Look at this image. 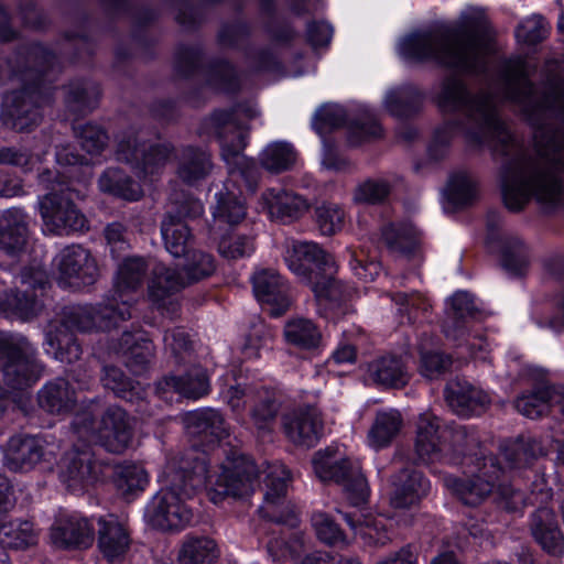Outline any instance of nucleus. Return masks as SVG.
I'll return each mask as SVG.
<instances>
[{"label":"nucleus","instance_id":"f257e3e1","mask_svg":"<svg viewBox=\"0 0 564 564\" xmlns=\"http://www.w3.org/2000/svg\"><path fill=\"white\" fill-rule=\"evenodd\" d=\"M182 463L183 458L167 460L159 475L161 489L145 509L147 521L160 530H182L189 524L193 512L186 501L202 480L215 505L221 503L226 497H248L257 484L258 469L253 460L236 452L208 475L204 462L195 459L191 473Z\"/></svg>","mask_w":564,"mask_h":564},{"label":"nucleus","instance_id":"f03ea898","mask_svg":"<svg viewBox=\"0 0 564 564\" xmlns=\"http://www.w3.org/2000/svg\"><path fill=\"white\" fill-rule=\"evenodd\" d=\"M491 50L488 20L479 8H467L453 29L409 34L398 44L399 55L406 61H433L466 72L478 70Z\"/></svg>","mask_w":564,"mask_h":564},{"label":"nucleus","instance_id":"7ed1b4c3","mask_svg":"<svg viewBox=\"0 0 564 564\" xmlns=\"http://www.w3.org/2000/svg\"><path fill=\"white\" fill-rule=\"evenodd\" d=\"M144 274V262L141 258H127L120 264L111 297L96 310L93 306L67 308L59 327L46 334L44 350L54 359L72 364L80 356V347L75 341L70 328L88 332L95 327L110 329L119 321L131 317V308L135 302V291Z\"/></svg>","mask_w":564,"mask_h":564},{"label":"nucleus","instance_id":"20e7f679","mask_svg":"<svg viewBox=\"0 0 564 564\" xmlns=\"http://www.w3.org/2000/svg\"><path fill=\"white\" fill-rule=\"evenodd\" d=\"M437 104L443 111H457L464 117V122L447 124L453 137L462 135L471 145L486 144L505 154L509 153V148H514L510 131L497 117L491 97L469 98L460 79L451 77L443 83Z\"/></svg>","mask_w":564,"mask_h":564},{"label":"nucleus","instance_id":"39448f33","mask_svg":"<svg viewBox=\"0 0 564 564\" xmlns=\"http://www.w3.org/2000/svg\"><path fill=\"white\" fill-rule=\"evenodd\" d=\"M536 158L520 159L502 182V196L511 210L521 209L531 197L542 204L560 199L564 171V143L551 139L536 143Z\"/></svg>","mask_w":564,"mask_h":564},{"label":"nucleus","instance_id":"423d86ee","mask_svg":"<svg viewBox=\"0 0 564 564\" xmlns=\"http://www.w3.org/2000/svg\"><path fill=\"white\" fill-rule=\"evenodd\" d=\"M283 259L290 271L312 288L321 305L344 297L343 285L333 278L335 261L318 243L286 240Z\"/></svg>","mask_w":564,"mask_h":564},{"label":"nucleus","instance_id":"0eeeda50","mask_svg":"<svg viewBox=\"0 0 564 564\" xmlns=\"http://www.w3.org/2000/svg\"><path fill=\"white\" fill-rule=\"evenodd\" d=\"M498 463L499 458L496 457L465 456L460 464L468 468L471 476L467 479L446 477L445 486L466 506H478L491 496L505 506L501 491L502 489L507 491L508 488L499 482L500 474L505 473V468L498 466Z\"/></svg>","mask_w":564,"mask_h":564},{"label":"nucleus","instance_id":"6e6552de","mask_svg":"<svg viewBox=\"0 0 564 564\" xmlns=\"http://www.w3.org/2000/svg\"><path fill=\"white\" fill-rule=\"evenodd\" d=\"M184 256L183 275L163 264H158L153 269V276L149 284V297L158 308L176 312L177 303L172 294L187 283L206 278L215 271V260L210 254L188 250Z\"/></svg>","mask_w":564,"mask_h":564},{"label":"nucleus","instance_id":"1a4fd4ad","mask_svg":"<svg viewBox=\"0 0 564 564\" xmlns=\"http://www.w3.org/2000/svg\"><path fill=\"white\" fill-rule=\"evenodd\" d=\"M313 469L322 481H335L344 487L350 505L359 507L367 501L369 487L358 462L350 460L341 446L318 451Z\"/></svg>","mask_w":564,"mask_h":564},{"label":"nucleus","instance_id":"9d476101","mask_svg":"<svg viewBox=\"0 0 564 564\" xmlns=\"http://www.w3.org/2000/svg\"><path fill=\"white\" fill-rule=\"evenodd\" d=\"M253 109H235L232 111H217L209 120L210 127L219 139L221 155L229 166L230 173H239L242 177H250L256 170L253 160L243 155L246 147L247 128L240 122L241 117L252 118Z\"/></svg>","mask_w":564,"mask_h":564},{"label":"nucleus","instance_id":"9b49d317","mask_svg":"<svg viewBox=\"0 0 564 564\" xmlns=\"http://www.w3.org/2000/svg\"><path fill=\"white\" fill-rule=\"evenodd\" d=\"M34 351L22 335L0 332V366L6 383L12 389L29 387L41 377L43 369Z\"/></svg>","mask_w":564,"mask_h":564},{"label":"nucleus","instance_id":"f8f14e48","mask_svg":"<svg viewBox=\"0 0 564 564\" xmlns=\"http://www.w3.org/2000/svg\"><path fill=\"white\" fill-rule=\"evenodd\" d=\"M91 415H76L74 432L78 438L99 443L108 452L121 453L131 441V424L126 411L118 406L109 408L101 421L95 426Z\"/></svg>","mask_w":564,"mask_h":564},{"label":"nucleus","instance_id":"ddd939ff","mask_svg":"<svg viewBox=\"0 0 564 564\" xmlns=\"http://www.w3.org/2000/svg\"><path fill=\"white\" fill-rule=\"evenodd\" d=\"M37 210L46 235L63 236L86 228V218L72 202L64 181H57L48 193L39 197Z\"/></svg>","mask_w":564,"mask_h":564},{"label":"nucleus","instance_id":"4468645a","mask_svg":"<svg viewBox=\"0 0 564 564\" xmlns=\"http://www.w3.org/2000/svg\"><path fill=\"white\" fill-rule=\"evenodd\" d=\"M528 76L529 69L524 58L518 56L510 59L505 66L502 76L503 96L523 105L525 111L556 109L564 116V93L556 89L539 100Z\"/></svg>","mask_w":564,"mask_h":564},{"label":"nucleus","instance_id":"2eb2a0df","mask_svg":"<svg viewBox=\"0 0 564 564\" xmlns=\"http://www.w3.org/2000/svg\"><path fill=\"white\" fill-rule=\"evenodd\" d=\"M47 283V274L40 262L22 269L15 279V289L0 295V311L7 315L29 319L41 308L39 293Z\"/></svg>","mask_w":564,"mask_h":564},{"label":"nucleus","instance_id":"dca6fc26","mask_svg":"<svg viewBox=\"0 0 564 564\" xmlns=\"http://www.w3.org/2000/svg\"><path fill=\"white\" fill-rule=\"evenodd\" d=\"M262 474L264 497L259 509L260 514L270 521L295 527L297 518L293 507L286 500L291 481L290 471L283 464L272 463L265 466Z\"/></svg>","mask_w":564,"mask_h":564},{"label":"nucleus","instance_id":"f3484780","mask_svg":"<svg viewBox=\"0 0 564 564\" xmlns=\"http://www.w3.org/2000/svg\"><path fill=\"white\" fill-rule=\"evenodd\" d=\"M53 278L63 289L77 290L93 284L98 276L96 260L79 245L63 248L52 261Z\"/></svg>","mask_w":564,"mask_h":564},{"label":"nucleus","instance_id":"a211bd4d","mask_svg":"<svg viewBox=\"0 0 564 564\" xmlns=\"http://www.w3.org/2000/svg\"><path fill=\"white\" fill-rule=\"evenodd\" d=\"M452 435L454 442H458L463 432L456 430L449 431L443 426L441 420L431 412H424L419 416L416 423V435L414 449L417 462L422 464H432L436 462H447L455 464L453 457H447L449 445L448 435Z\"/></svg>","mask_w":564,"mask_h":564},{"label":"nucleus","instance_id":"6ab92c4d","mask_svg":"<svg viewBox=\"0 0 564 564\" xmlns=\"http://www.w3.org/2000/svg\"><path fill=\"white\" fill-rule=\"evenodd\" d=\"M57 447L54 442L39 436H13L4 451L6 465L14 471H25L41 463L51 468Z\"/></svg>","mask_w":564,"mask_h":564},{"label":"nucleus","instance_id":"aec40b11","mask_svg":"<svg viewBox=\"0 0 564 564\" xmlns=\"http://www.w3.org/2000/svg\"><path fill=\"white\" fill-rule=\"evenodd\" d=\"M31 241L30 217L21 208H9L0 215V252L19 258Z\"/></svg>","mask_w":564,"mask_h":564},{"label":"nucleus","instance_id":"412c9836","mask_svg":"<svg viewBox=\"0 0 564 564\" xmlns=\"http://www.w3.org/2000/svg\"><path fill=\"white\" fill-rule=\"evenodd\" d=\"M251 283L254 297L271 315L278 316L289 307L288 285L275 270L258 269Z\"/></svg>","mask_w":564,"mask_h":564},{"label":"nucleus","instance_id":"4be33fe9","mask_svg":"<svg viewBox=\"0 0 564 564\" xmlns=\"http://www.w3.org/2000/svg\"><path fill=\"white\" fill-rule=\"evenodd\" d=\"M449 306V318L453 319V328L446 326L445 334L448 338H457V334L464 337L465 344L468 346L471 357L478 359H485V351L487 350L488 344L481 336H471L466 334L463 326L459 324L460 319L473 314L476 310V303L473 296L465 291L456 292L448 301Z\"/></svg>","mask_w":564,"mask_h":564},{"label":"nucleus","instance_id":"5701e85b","mask_svg":"<svg viewBox=\"0 0 564 564\" xmlns=\"http://www.w3.org/2000/svg\"><path fill=\"white\" fill-rule=\"evenodd\" d=\"M430 482L419 471L404 468L390 481V503L395 509L414 507L429 491Z\"/></svg>","mask_w":564,"mask_h":564},{"label":"nucleus","instance_id":"b1692460","mask_svg":"<svg viewBox=\"0 0 564 564\" xmlns=\"http://www.w3.org/2000/svg\"><path fill=\"white\" fill-rule=\"evenodd\" d=\"M57 466L61 479L74 488L97 481L101 473V465L93 459L88 449L67 453Z\"/></svg>","mask_w":564,"mask_h":564},{"label":"nucleus","instance_id":"393cba45","mask_svg":"<svg viewBox=\"0 0 564 564\" xmlns=\"http://www.w3.org/2000/svg\"><path fill=\"white\" fill-rule=\"evenodd\" d=\"M94 525L78 513H62L51 529L52 542L59 547L83 546L91 544Z\"/></svg>","mask_w":564,"mask_h":564},{"label":"nucleus","instance_id":"a878e982","mask_svg":"<svg viewBox=\"0 0 564 564\" xmlns=\"http://www.w3.org/2000/svg\"><path fill=\"white\" fill-rule=\"evenodd\" d=\"M117 154L118 160L130 163L137 161L135 167L139 170V173H143L147 176L160 171L170 155V149L164 144L147 148L145 144H138L135 139H128L119 143Z\"/></svg>","mask_w":564,"mask_h":564},{"label":"nucleus","instance_id":"bb28decb","mask_svg":"<svg viewBox=\"0 0 564 564\" xmlns=\"http://www.w3.org/2000/svg\"><path fill=\"white\" fill-rule=\"evenodd\" d=\"M98 547L109 562L123 558L130 546V534L126 524L113 514L98 519Z\"/></svg>","mask_w":564,"mask_h":564},{"label":"nucleus","instance_id":"cd10ccee","mask_svg":"<svg viewBox=\"0 0 564 564\" xmlns=\"http://www.w3.org/2000/svg\"><path fill=\"white\" fill-rule=\"evenodd\" d=\"M286 437L295 445L311 447L319 438L322 419L315 408L294 411L283 419Z\"/></svg>","mask_w":564,"mask_h":564},{"label":"nucleus","instance_id":"c85d7f7f","mask_svg":"<svg viewBox=\"0 0 564 564\" xmlns=\"http://www.w3.org/2000/svg\"><path fill=\"white\" fill-rule=\"evenodd\" d=\"M531 532L536 543L549 554L564 553V532L553 509L542 507L533 513Z\"/></svg>","mask_w":564,"mask_h":564},{"label":"nucleus","instance_id":"c756f323","mask_svg":"<svg viewBox=\"0 0 564 564\" xmlns=\"http://www.w3.org/2000/svg\"><path fill=\"white\" fill-rule=\"evenodd\" d=\"M445 398L453 411L463 417L479 415L490 401L486 392L460 381L448 383Z\"/></svg>","mask_w":564,"mask_h":564},{"label":"nucleus","instance_id":"7c9ffc66","mask_svg":"<svg viewBox=\"0 0 564 564\" xmlns=\"http://www.w3.org/2000/svg\"><path fill=\"white\" fill-rule=\"evenodd\" d=\"M261 207L275 219H294L303 215L307 208V200L284 188H269L261 196Z\"/></svg>","mask_w":564,"mask_h":564},{"label":"nucleus","instance_id":"2f4dec72","mask_svg":"<svg viewBox=\"0 0 564 564\" xmlns=\"http://www.w3.org/2000/svg\"><path fill=\"white\" fill-rule=\"evenodd\" d=\"M186 432L192 436L204 437L214 442L228 435L223 415L213 409H202L188 412L183 417Z\"/></svg>","mask_w":564,"mask_h":564},{"label":"nucleus","instance_id":"473e14b6","mask_svg":"<svg viewBox=\"0 0 564 564\" xmlns=\"http://www.w3.org/2000/svg\"><path fill=\"white\" fill-rule=\"evenodd\" d=\"M345 519L355 535L370 545H384L391 540L390 520L381 514H364L361 512L345 513Z\"/></svg>","mask_w":564,"mask_h":564},{"label":"nucleus","instance_id":"72a5a7b5","mask_svg":"<svg viewBox=\"0 0 564 564\" xmlns=\"http://www.w3.org/2000/svg\"><path fill=\"white\" fill-rule=\"evenodd\" d=\"M113 349L116 354L121 355L126 366L133 373H141L153 354V345L142 332L135 335L123 333L118 347Z\"/></svg>","mask_w":564,"mask_h":564},{"label":"nucleus","instance_id":"f704fd0d","mask_svg":"<svg viewBox=\"0 0 564 564\" xmlns=\"http://www.w3.org/2000/svg\"><path fill=\"white\" fill-rule=\"evenodd\" d=\"M403 420L393 409L379 411L367 434V445L375 451L387 447L399 434Z\"/></svg>","mask_w":564,"mask_h":564},{"label":"nucleus","instance_id":"c9c22d12","mask_svg":"<svg viewBox=\"0 0 564 564\" xmlns=\"http://www.w3.org/2000/svg\"><path fill=\"white\" fill-rule=\"evenodd\" d=\"M25 93H12L3 97L2 117L7 124L18 130L29 129L40 119L37 109H31L24 98Z\"/></svg>","mask_w":564,"mask_h":564},{"label":"nucleus","instance_id":"e433bc0d","mask_svg":"<svg viewBox=\"0 0 564 564\" xmlns=\"http://www.w3.org/2000/svg\"><path fill=\"white\" fill-rule=\"evenodd\" d=\"M75 402V391L65 379H57L47 383L39 393L41 408L50 413H67L73 409Z\"/></svg>","mask_w":564,"mask_h":564},{"label":"nucleus","instance_id":"4c0bfd02","mask_svg":"<svg viewBox=\"0 0 564 564\" xmlns=\"http://www.w3.org/2000/svg\"><path fill=\"white\" fill-rule=\"evenodd\" d=\"M218 557L216 543L206 536L186 535L178 549V564H214Z\"/></svg>","mask_w":564,"mask_h":564},{"label":"nucleus","instance_id":"58836bf2","mask_svg":"<svg viewBox=\"0 0 564 564\" xmlns=\"http://www.w3.org/2000/svg\"><path fill=\"white\" fill-rule=\"evenodd\" d=\"M368 379L387 387H402L409 373L402 361L394 357H382L368 365Z\"/></svg>","mask_w":564,"mask_h":564},{"label":"nucleus","instance_id":"ea45409f","mask_svg":"<svg viewBox=\"0 0 564 564\" xmlns=\"http://www.w3.org/2000/svg\"><path fill=\"white\" fill-rule=\"evenodd\" d=\"M159 390L166 392L173 390L188 399H198L207 394L209 382L206 372L202 368H195L193 372L182 378L169 377L159 383Z\"/></svg>","mask_w":564,"mask_h":564},{"label":"nucleus","instance_id":"a19ab883","mask_svg":"<svg viewBox=\"0 0 564 564\" xmlns=\"http://www.w3.org/2000/svg\"><path fill=\"white\" fill-rule=\"evenodd\" d=\"M501 491V497L505 500V508L508 510H518L527 503L545 502L552 498V488L544 475H534L531 484L530 495H525L521 490H514L508 487Z\"/></svg>","mask_w":564,"mask_h":564},{"label":"nucleus","instance_id":"79ce46f5","mask_svg":"<svg viewBox=\"0 0 564 564\" xmlns=\"http://www.w3.org/2000/svg\"><path fill=\"white\" fill-rule=\"evenodd\" d=\"M148 482V473L141 465L126 463L115 467V487L126 498L143 491Z\"/></svg>","mask_w":564,"mask_h":564},{"label":"nucleus","instance_id":"37998d69","mask_svg":"<svg viewBox=\"0 0 564 564\" xmlns=\"http://www.w3.org/2000/svg\"><path fill=\"white\" fill-rule=\"evenodd\" d=\"M161 232L165 248L173 257H181L189 250L192 236L180 217L169 215L162 223Z\"/></svg>","mask_w":564,"mask_h":564},{"label":"nucleus","instance_id":"c03bdc74","mask_svg":"<svg viewBox=\"0 0 564 564\" xmlns=\"http://www.w3.org/2000/svg\"><path fill=\"white\" fill-rule=\"evenodd\" d=\"M284 338L288 344L297 348L313 349L319 346L322 334L312 321L293 318L284 326Z\"/></svg>","mask_w":564,"mask_h":564},{"label":"nucleus","instance_id":"a18cd8bd","mask_svg":"<svg viewBox=\"0 0 564 564\" xmlns=\"http://www.w3.org/2000/svg\"><path fill=\"white\" fill-rule=\"evenodd\" d=\"M477 195L475 178L466 173L458 172L451 176L444 192V200L453 208H460L471 203Z\"/></svg>","mask_w":564,"mask_h":564},{"label":"nucleus","instance_id":"49530a36","mask_svg":"<svg viewBox=\"0 0 564 564\" xmlns=\"http://www.w3.org/2000/svg\"><path fill=\"white\" fill-rule=\"evenodd\" d=\"M381 235L390 250L404 254L414 252L420 242V231L411 224H390Z\"/></svg>","mask_w":564,"mask_h":564},{"label":"nucleus","instance_id":"de8ad7c7","mask_svg":"<svg viewBox=\"0 0 564 564\" xmlns=\"http://www.w3.org/2000/svg\"><path fill=\"white\" fill-rule=\"evenodd\" d=\"M99 187L102 192L110 193L126 200H138L143 194L140 185L133 183L117 169H109L101 175Z\"/></svg>","mask_w":564,"mask_h":564},{"label":"nucleus","instance_id":"09e8293b","mask_svg":"<svg viewBox=\"0 0 564 564\" xmlns=\"http://www.w3.org/2000/svg\"><path fill=\"white\" fill-rule=\"evenodd\" d=\"M230 183L225 184L224 191L216 194V205L213 216L216 220L235 225L246 217V207L238 195L229 189Z\"/></svg>","mask_w":564,"mask_h":564},{"label":"nucleus","instance_id":"8fccbe9b","mask_svg":"<svg viewBox=\"0 0 564 564\" xmlns=\"http://www.w3.org/2000/svg\"><path fill=\"white\" fill-rule=\"evenodd\" d=\"M555 399H557V392L543 386L533 393L519 397L516 401V409L527 417L536 419L555 404Z\"/></svg>","mask_w":564,"mask_h":564},{"label":"nucleus","instance_id":"3c124183","mask_svg":"<svg viewBox=\"0 0 564 564\" xmlns=\"http://www.w3.org/2000/svg\"><path fill=\"white\" fill-rule=\"evenodd\" d=\"M101 381L107 389L112 390L118 397L134 402L143 399L144 389L140 382L134 383L126 378L117 367H105Z\"/></svg>","mask_w":564,"mask_h":564},{"label":"nucleus","instance_id":"603ef678","mask_svg":"<svg viewBox=\"0 0 564 564\" xmlns=\"http://www.w3.org/2000/svg\"><path fill=\"white\" fill-rule=\"evenodd\" d=\"M296 160V152L289 142L276 141L268 144L260 154L262 166L272 172L290 169Z\"/></svg>","mask_w":564,"mask_h":564},{"label":"nucleus","instance_id":"864d4df0","mask_svg":"<svg viewBox=\"0 0 564 564\" xmlns=\"http://www.w3.org/2000/svg\"><path fill=\"white\" fill-rule=\"evenodd\" d=\"M1 542L13 549H25L36 544L39 533L29 521H13L0 527Z\"/></svg>","mask_w":564,"mask_h":564},{"label":"nucleus","instance_id":"5fc2aeb1","mask_svg":"<svg viewBox=\"0 0 564 564\" xmlns=\"http://www.w3.org/2000/svg\"><path fill=\"white\" fill-rule=\"evenodd\" d=\"M419 99L417 90L406 85L388 90L384 97V107L392 116L404 117L415 109Z\"/></svg>","mask_w":564,"mask_h":564},{"label":"nucleus","instance_id":"6e6d98bb","mask_svg":"<svg viewBox=\"0 0 564 564\" xmlns=\"http://www.w3.org/2000/svg\"><path fill=\"white\" fill-rule=\"evenodd\" d=\"M210 158L205 151L188 149L183 154V162L178 170L180 177L193 184L204 178L210 171Z\"/></svg>","mask_w":564,"mask_h":564},{"label":"nucleus","instance_id":"4d7b16f0","mask_svg":"<svg viewBox=\"0 0 564 564\" xmlns=\"http://www.w3.org/2000/svg\"><path fill=\"white\" fill-rule=\"evenodd\" d=\"M542 454L543 451L536 442L519 440L505 447L501 457L506 462L505 468L512 469L529 465L533 457Z\"/></svg>","mask_w":564,"mask_h":564},{"label":"nucleus","instance_id":"13d9d810","mask_svg":"<svg viewBox=\"0 0 564 564\" xmlns=\"http://www.w3.org/2000/svg\"><path fill=\"white\" fill-rule=\"evenodd\" d=\"M345 217L344 209L336 204L324 203L315 208V223L324 236L339 232L344 228Z\"/></svg>","mask_w":564,"mask_h":564},{"label":"nucleus","instance_id":"bf43d9fd","mask_svg":"<svg viewBox=\"0 0 564 564\" xmlns=\"http://www.w3.org/2000/svg\"><path fill=\"white\" fill-rule=\"evenodd\" d=\"M346 117V110L341 106L324 105L316 110L313 127L323 137L326 132L340 127Z\"/></svg>","mask_w":564,"mask_h":564},{"label":"nucleus","instance_id":"052dcab7","mask_svg":"<svg viewBox=\"0 0 564 564\" xmlns=\"http://www.w3.org/2000/svg\"><path fill=\"white\" fill-rule=\"evenodd\" d=\"M501 261L508 271L516 274L521 273L529 261L527 247L518 238L507 240L503 246Z\"/></svg>","mask_w":564,"mask_h":564},{"label":"nucleus","instance_id":"680f3d73","mask_svg":"<svg viewBox=\"0 0 564 564\" xmlns=\"http://www.w3.org/2000/svg\"><path fill=\"white\" fill-rule=\"evenodd\" d=\"M312 525L317 538L326 544H345L346 539L332 517L318 511L312 516Z\"/></svg>","mask_w":564,"mask_h":564},{"label":"nucleus","instance_id":"e2e57ef3","mask_svg":"<svg viewBox=\"0 0 564 564\" xmlns=\"http://www.w3.org/2000/svg\"><path fill=\"white\" fill-rule=\"evenodd\" d=\"M219 252L227 259H239L249 257L253 250V241L251 237L230 234L224 237L219 242Z\"/></svg>","mask_w":564,"mask_h":564},{"label":"nucleus","instance_id":"0e129e2a","mask_svg":"<svg viewBox=\"0 0 564 564\" xmlns=\"http://www.w3.org/2000/svg\"><path fill=\"white\" fill-rule=\"evenodd\" d=\"M380 126L368 111L359 120L348 124V142L351 145H358L370 138L380 135Z\"/></svg>","mask_w":564,"mask_h":564},{"label":"nucleus","instance_id":"69168bd1","mask_svg":"<svg viewBox=\"0 0 564 564\" xmlns=\"http://www.w3.org/2000/svg\"><path fill=\"white\" fill-rule=\"evenodd\" d=\"M549 32L546 22L540 15L523 20L516 30V37L521 43L534 44L542 41Z\"/></svg>","mask_w":564,"mask_h":564},{"label":"nucleus","instance_id":"338daca9","mask_svg":"<svg viewBox=\"0 0 564 564\" xmlns=\"http://www.w3.org/2000/svg\"><path fill=\"white\" fill-rule=\"evenodd\" d=\"M390 193L389 184L383 180H368L359 184L354 192L357 203L376 204L383 200Z\"/></svg>","mask_w":564,"mask_h":564},{"label":"nucleus","instance_id":"774afa93","mask_svg":"<svg viewBox=\"0 0 564 564\" xmlns=\"http://www.w3.org/2000/svg\"><path fill=\"white\" fill-rule=\"evenodd\" d=\"M75 132L79 139L83 150L89 154H98L104 149L107 135L97 126L86 123L75 128Z\"/></svg>","mask_w":564,"mask_h":564}]
</instances>
